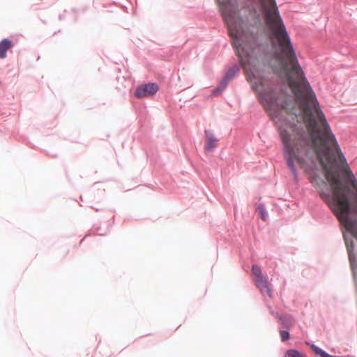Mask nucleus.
Masks as SVG:
<instances>
[{
	"label": "nucleus",
	"mask_w": 357,
	"mask_h": 357,
	"mask_svg": "<svg viewBox=\"0 0 357 357\" xmlns=\"http://www.w3.org/2000/svg\"><path fill=\"white\" fill-rule=\"evenodd\" d=\"M239 71V68L237 66H232L226 73L223 82L221 83L222 87L226 86V82L234 77L236 74Z\"/></svg>",
	"instance_id": "nucleus-8"
},
{
	"label": "nucleus",
	"mask_w": 357,
	"mask_h": 357,
	"mask_svg": "<svg viewBox=\"0 0 357 357\" xmlns=\"http://www.w3.org/2000/svg\"><path fill=\"white\" fill-rule=\"evenodd\" d=\"M252 273L255 275V278H259L260 276H264L262 275L261 268L257 265H254L252 266Z\"/></svg>",
	"instance_id": "nucleus-13"
},
{
	"label": "nucleus",
	"mask_w": 357,
	"mask_h": 357,
	"mask_svg": "<svg viewBox=\"0 0 357 357\" xmlns=\"http://www.w3.org/2000/svg\"><path fill=\"white\" fill-rule=\"evenodd\" d=\"M257 211L260 214L261 218L265 221L266 220V212L265 210V207L263 205H259L257 207Z\"/></svg>",
	"instance_id": "nucleus-15"
},
{
	"label": "nucleus",
	"mask_w": 357,
	"mask_h": 357,
	"mask_svg": "<svg viewBox=\"0 0 357 357\" xmlns=\"http://www.w3.org/2000/svg\"><path fill=\"white\" fill-rule=\"evenodd\" d=\"M157 91H135L133 96L139 99L152 97Z\"/></svg>",
	"instance_id": "nucleus-9"
},
{
	"label": "nucleus",
	"mask_w": 357,
	"mask_h": 357,
	"mask_svg": "<svg viewBox=\"0 0 357 357\" xmlns=\"http://www.w3.org/2000/svg\"><path fill=\"white\" fill-rule=\"evenodd\" d=\"M285 357H306V356L297 350L291 349L286 352Z\"/></svg>",
	"instance_id": "nucleus-10"
},
{
	"label": "nucleus",
	"mask_w": 357,
	"mask_h": 357,
	"mask_svg": "<svg viewBox=\"0 0 357 357\" xmlns=\"http://www.w3.org/2000/svg\"><path fill=\"white\" fill-rule=\"evenodd\" d=\"M280 319L282 321V323L287 328L291 327L294 324V320L291 317L287 318L286 317H281Z\"/></svg>",
	"instance_id": "nucleus-12"
},
{
	"label": "nucleus",
	"mask_w": 357,
	"mask_h": 357,
	"mask_svg": "<svg viewBox=\"0 0 357 357\" xmlns=\"http://www.w3.org/2000/svg\"><path fill=\"white\" fill-rule=\"evenodd\" d=\"M13 44L8 39H3L0 42V58L4 59L6 56V52L12 48Z\"/></svg>",
	"instance_id": "nucleus-7"
},
{
	"label": "nucleus",
	"mask_w": 357,
	"mask_h": 357,
	"mask_svg": "<svg viewBox=\"0 0 357 357\" xmlns=\"http://www.w3.org/2000/svg\"><path fill=\"white\" fill-rule=\"evenodd\" d=\"M205 137H206V146H205V151H211L213 149L216 147V143L218 142V139L214 137L213 133H211L210 131H205Z\"/></svg>",
	"instance_id": "nucleus-6"
},
{
	"label": "nucleus",
	"mask_w": 357,
	"mask_h": 357,
	"mask_svg": "<svg viewBox=\"0 0 357 357\" xmlns=\"http://www.w3.org/2000/svg\"><path fill=\"white\" fill-rule=\"evenodd\" d=\"M282 341H286L289 338V333L287 331H280Z\"/></svg>",
	"instance_id": "nucleus-16"
},
{
	"label": "nucleus",
	"mask_w": 357,
	"mask_h": 357,
	"mask_svg": "<svg viewBox=\"0 0 357 357\" xmlns=\"http://www.w3.org/2000/svg\"><path fill=\"white\" fill-rule=\"evenodd\" d=\"M312 351L317 355H319L321 357H326V352L317 347V346L312 344L311 346Z\"/></svg>",
	"instance_id": "nucleus-14"
},
{
	"label": "nucleus",
	"mask_w": 357,
	"mask_h": 357,
	"mask_svg": "<svg viewBox=\"0 0 357 357\" xmlns=\"http://www.w3.org/2000/svg\"><path fill=\"white\" fill-rule=\"evenodd\" d=\"M217 2L246 77H261L257 66L259 59L265 52L266 45L259 40L248 26L247 19H243L239 15L240 10L236 0H217Z\"/></svg>",
	"instance_id": "nucleus-2"
},
{
	"label": "nucleus",
	"mask_w": 357,
	"mask_h": 357,
	"mask_svg": "<svg viewBox=\"0 0 357 357\" xmlns=\"http://www.w3.org/2000/svg\"><path fill=\"white\" fill-rule=\"evenodd\" d=\"M270 113L283 144L287 165L296 174L297 164L305 172L315 163V153L323 168L333 197L322 191L326 183L312 178L320 195L347 231L357 240V181L342 153L313 91H257Z\"/></svg>",
	"instance_id": "nucleus-1"
},
{
	"label": "nucleus",
	"mask_w": 357,
	"mask_h": 357,
	"mask_svg": "<svg viewBox=\"0 0 357 357\" xmlns=\"http://www.w3.org/2000/svg\"><path fill=\"white\" fill-rule=\"evenodd\" d=\"M344 239L345 244L347 246L351 266L352 268H354V265L355 263V256H354V242L351 239H349L346 234H344Z\"/></svg>",
	"instance_id": "nucleus-5"
},
{
	"label": "nucleus",
	"mask_w": 357,
	"mask_h": 357,
	"mask_svg": "<svg viewBox=\"0 0 357 357\" xmlns=\"http://www.w3.org/2000/svg\"><path fill=\"white\" fill-rule=\"evenodd\" d=\"M255 283L262 294H267L269 297H272L268 282L266 278L260 276L259 278H255Z\"/></svg>",
	"instance_id": "nucleus-4"
},
{
	"label": "nucleus",
	"mask_w": 357,
	"mask_h": 357,
	"mask_svg": "<svg viewBox=\"0 0 357 357\" xmlns=\"http://www.w3.org/2000/svg\"><path fill=\"white\" fill-rule=\"evenodd\" d=\"M266 28H285L275 0H257Z\"/></svg>",
	"instance_id": "nucleus-3"
},
{
	"label": "nucleus",
	"mask_w": 357,
	"mask_h": 357,
	"mask_svg": "<svg viewBox=\"0 0 357 357\" xmlns=\"http://www.w3.org/2000/svg\"><path fill=\"white\" fill-rule=\"evenodd\" d=\"M159 86L155 83H148L142 84L137 89H158Z\"/></svg>",
	"instance_id": "nucleus-11"
}]
</instances>
